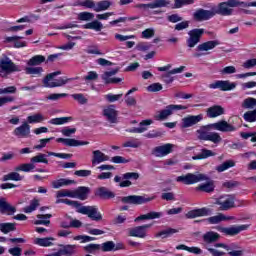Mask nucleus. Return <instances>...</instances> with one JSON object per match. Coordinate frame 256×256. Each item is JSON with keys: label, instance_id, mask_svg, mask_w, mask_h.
I'll return each instance as SVG.
<instances>
[{"label": "nucleus", "instance_id": "19", "mask_svg": "<svg viewBox=\"0 0 256 256\" xmlns=\"http://www.w3.org/2000/svg\"><path fill=\"white\" fill-rule=\"evenodd\" d=\"M220 237L221 236L217 232H213V231L206 232L202 236V239H203L202 245H203L204 249H206V247H209V245H211V243H215V242L219 241Z\"/></svg>", "mask_w": 256, "mask_h": 256}, {"label": "nucleus", "instance_id": "53", "mask_svg": "<svg viewBox=\"0 0 256 256\" xmlns=\"http://www.w3.org/2000/svg\"><path fill=\"white\" fill-rule=\"evenodd\" d=\"M57 199H61V197H70L71 199H74V193L73 190L69 189H63L56 192Z\"/></svg>", "mask_w": 256, "mask_h": 256}, {"label": "nucleus", "instance_id": "26", "mask_svg": "<svg viewBox=\"0 0 256 256\" xmlns=\"http://www.w3.org/2000/svg\"><path fill=\"white\" fill-rule=\"evenodd\" d=\"M149 125H153V120H151V119L143 120L142 122H140L139 127L129 128L126 131H127V133H145V131H147V127H149Z\"/></svg>", "mask_w": 256, "mask_h": 256}, {"label": "nucleus", "instance_id": "63", "mask_svg": "<svg viewBox=\"0 0 256 256\" xmlns=\"http://www.w3.org/2000/svg\"><path fill=\"white\" fill-rule=\"evenodd\" d=\"M152 37H155L154 28H147L146 30L142 31V39H151Z\"/></svg>", "mask_w": 256, "mask_h": 256}, {"label": "nucleus", "instance_id": "62", "mask_svg": "<svg viewBox=\"0 0 256 256\" xmlns=\"http://www.w3.org/2000/svg\"><path fill=\"white\" fill-rule=\"evenodd\" d=\"M83 249H84V251H86V253H95V251H99V249H101V245L88 244V245L84 246Z\"/></svg>", "mask_w": 256, "mask_h": 256}, {"label": "nucleus", "instance_id": "39", "mask_svg": "<svg viewBox=\"0 0 256 256\" xmlns=\"http://www.w3.org/2000/svg\"><path fill=\"white\" fill-rule=\"evenodd\" d=\"M35 169V164L33 162L30 163H22L14 168V171H22L23 173H30Z\"/></svg>", "mask_w": 256, "mask_h": 256}, {"label": "nucleus", "instance_id": "46", "mask_svg": "<svg viewBox=\"0 0 256 256\" xmlns=\"http://www.w3.org/2000/svg\"><path fill=\"white\" fill-rule=\"evenodd\" d=\"M243 109H255L256 107V98L248 97L242 102Z\"/></svg>", "mask_w": 256, "mask_h": 256}, {"label": "nucleus", "instance_id": "47", "mask_svg": "<svg viewBox=\"0 0 256 256\" xmlns=\"http://www.w3.org/2000/svg\"><path fill=\"white\" fill-rule=\"evenodd\" d=\"M31 163L35 165V163H45L47 165L49 163V160L47 159V156L43 153H39L38 155L32 157L30 159Z\"/></svg>", "mask_w": 256, "mask_h": 256}, {"label": "nucleus", "instance_id": "10", "mask_svg": "<svg viewBox=\"0 0 256 256\" xmlns=\"http://www.w3.org/2000/svg\"><path fill=\"white\" fill-rule=\"evenodd\" d=\"M78 213L87 215L93 221H101L103 219V216H101V213H99V210L95 206H80Z\"/></svg>", "mask_w": 256, "mask_h": 256}, {"label": "nucleus", "instance_id": "24", "mask_svg": "<svg viewBox=\"0 0 256 256\" xmlns=\"http://www.w3.org/2000/svg\"><path fill=\"white\" fill-rule=\"evenodd\" d=\"M211 215V210L207 208L194 209L186 214L187 219H196V217H207Z\"/></svg>", "mask_w": 256, "mask_h": 256}, {"label": "nucleus", "instance_id": "50", "mask_svg": "<svg viewBox=\"0 0 256 256\" xmlns=\"http://www.w3.org/2000/svg\"><path fill=\"white\" fill-rule=\"evenodd\" d=\"M15 224L14 223H1L0 224V231L7 235V233H11V231H15Z\"/></svg>", "mask_w": 256, "mask_h": 256}, {"label": "nucleus", "instance_id": "17", "mask_svg": "<svg viewBox=\"0 0 256 256\" xmlns=\"http://www.w3.org/2000/svg\"><path fill=\"white\" fill-rule=\"evenodd\" d=\"M30 134L31 126L27 122H24L22 125L15 128L13 131V135H15V137H18V139H25L29 137Z\"/></svg>", "mask_w": 256, "mask_h": 256}, {"label": "nucleus", "instance_id": "27", "mask_svg": "<svg viewBox=\"0 0 256 256\" xmlns=\"http://www.w3.org/2000/svg\"><path fill=\"white\" fill-rule=\"evenodd\" d=\"M217 45H220L218 40L207 41L202 44H199L196 47V51H200L201 53H203V51H211L212 49H215Z\"/></svg>", "mask_w": 256, "mask_h": 256}, {"label": "nucleus", "instance_id": "18", "mask_svg": "<svg viewBox=\"0 0 256 256\" xmlns=\"http://www.w3.org/2000/svg\"><path fill=\"white\" fill-rule=\"evenodd\" d=\"M173 151V144H164L162 146L155 147L152 154L155 157H167Z\"/></svg>", "mask_w": 256, "mask_h": 256}, {"label": "nucleus", "instance_id": "1", "mask_svg": "<svg viewBox=\"0 0 256 256\" xmlns=\"http://www.w3.org/2000/svg\"><path fill=\"white\" fill-rule=\"evenodd\" d=\"M215 129L216 131H221L222 133H233L236 131L235 126L229 124L227 121L222 120L210 125L201 126L198 130H196L197 139L200 141H211L215 145H219L223 138L217 132H211L210 129Z\"/></svg>", "mask_w": 256, "mask_h": 256}, {"label": "nucleus", "instance_id": "25", "mask_svg": "<svg viewBox=\"0 0 256 256\" xmlns=\"http://www.w3.org/2000/svg\"><path fill=\"white\" fill-rule=\"evenodd\" d=\"M90 189L89 187L80 186L73 190L74 199H79L80 201H85L89 197Z\"/></svg>", "mask_w": 256, "mask_h": 256}, {"label": "nucleus", "instance_id": "35", "mask_svg": "<svg viewBox=\"0 0 256 256\" xmlns=\"http://www.w3.org/2000/svg\"><path fill=\"white\" fill-rule=\"evenodd\" d=\"M215 152H213V150H209V149H202L201 152L196 155V156H193L192 159L194 161H197V160H201V159H208V157H215Z\"/></svg>", "mask_w": 256, "mask_h": 256}, {"label": "nucleus", "instance_id": "11", "mask_svg": "<svg viewBox=\"0 0 256 256\" xmlns=\"http://www.w3.org/2000/svg\"><path fill=\"white\" fill-rule=\"evenodd\" d=\"M237 87V83L229 80H216L209 84V89H219L220 91H233Z\"/></svg>", "mask_w": 256, "mask_h": 256}, {"label": "nucleus", "instance_id": "44", "mask_svg": "<svg viewBox=\"0 0 256 256\" xmlns=\"http://www.w3.org/2000/svg\"><path fill=\"white\" fill-rule=\"evenodd\" d=\"M109 7H111V2H109L107 0L99 1L96 4L95 12L96 13H101V11H107V9H109Z\"/></svg>", "mask_w": 256, "mask_h": 256}, {"label": "nucleus", "instance_id": "37", "mask_svg": "<svg viewBox=\"0 0 256 256\" xmlns=\"http://www.w3.org/2000/svg\"><path fill=\"white\" fill-rule=\"evenodd\" d=\"M83 29H92L93 31L99 32L103 30V23L99 20H94L82 26Z\"/></svg>", "mask_w": 256, "mask_h": 256}, {"label": "nucleus", "instance_id": "20", "mask_svg": "<svg viewBox=\"0 0 256 256\" xmlns=\"http://www.w3.org/2000/svg\"><path fill=\"white\" fill-rule=\"evenodd\" d=\"M119 70L117 69H112L109 71L104 72L101 75V79L104 80V83L109 84V83H121L123 79L121 78H112L113 76L117 75Z\"/></svg>", "mask_w": 256, "mask_h": 256}, {"label": "nucleus", "instance_id": "6", "mask_svg": "<svg viewBox=\"0 0 256 256\" xmlns=\"http://www.w3.org/2000/svg\"><path fill=\"white\" fill-rule=\"evenodd\" d=\"M235 200V195L224 194L216 199L215 205L218 206L220 211H231V209H235V207H237V205H235Z\"/></svg>", "mask_w": 256, "mask_h": 256}, {"label": "nucleus", "instance_id": "55", "mask_svg": "<svg viewBox=\"0 0 256 256\" xmlns=\"http://www.w3.org/2000/svg\"><path fill=\"white\" fill-rule=\"evenodd\" d=\"M224 219H225V214L220 213L216 216H212V217L208 218L207 221L211 225H217V224L221 223Z\"/></svg>", "mask_w": 256, "mask_h": 256}, {"label": "nucleus", "instance_id": "16", "mask_svg": "<svg viewBox=\"0 0 256 256\" xmlns=\"http://www.w3.org/2000/svg\"><path fill=\"white\" fill-rule=\"evenodd\" d=\"M203 121V115H188L182 118V128L188 129V127H193V125H197V123H201Z\"/></svg>", "mask_w": 256, "mask_h": 256}, {"label": "nucleus", "instance_id": "14", "mask_svg": "<svg viewBox=\"0 0 256 256\" xmlns=\"http://www.w3.org/2000/svg\"><path fill=\"white\" fill-rule=\"evenodd\" d=\"M60 247H62L61 249H59L56 252H51L50 254H48L47 256H71V255H75V253H77V245H60Z\"/></svg>", "mask_w": 256, "mask_h": 256}, {"label": "nucleus", "instance_id": "7", "mask_svg": "<svg viewBox=\"0 0 256 256\" xmlns=\"http://www.w3.org/2000/svg\"><path fill=\"white\" fill-rule=\"evenodd\" d=\"M186 109H189V106L170 104L166 106L164 110L158 111L154 119H156V121H165V119L173 115V111H185Z\"/></svg>", "mask_w": 256, "mask_h": 256}, {"label": "nucleus", "instance_id": "23", "mask_svg": "<svg viewBox=\"0 0 256 256\" xmlns=\"http://www.w3.org/2000/svg\"><path fill=\"white\" fill-rule=\"evenodd\" d=\"M105 161H109V156L105 155L101 150H94L92 152V165L94 167L95 165L105 163Z\"/></svg>", "mask_w": 256, "mask_h": 256}, {"label": "nucleus", "instance_id": "21", "mask_svg": "<svg viewBox=\"0 0 256 256\" xmlns=\"http://www.w3.org/2000/svg\"><path fill=\"white\" fill-rule=\"evenodd\" d=\"M57 143H63L66 147H81L83 145H89L87 141H79L73 138H57Z\"/></svg>", "mask_w": 256, "mask_h": 256}, {"label": "nucleus", "instance_id": "51", "mask_svg": "<svg viewBox=\"0 0 256 256\" xmlns=\"http://www.w3.org/2000/svg\"><path fill=\"white\" fill-rule=\"evenodd\" d=\"M243 119L247 121V123H255L256 121V108L254 110L245 112L243 115Z\"/></svg>", "mask_w": 256, "mask_h": 256}, {"label": "nucleus", "instance_id": "5", "mask_svg": "<svg viewBox=\"0 0 256 256\" xmlns=\"http://www.w3.org/2000/svg\"><path fill=\"white\" fill-rule=\"evenodd\" d=\"M57 75H61L60 71H56L53 73H50L46 75V77L43 79V85L44 87H47L48 89H53L55 87H63V85H67L69 81H73V79L60 77L58 79H55ZM51 79H54V82H49Z\"/></svg>", "mask_w": 256, "mask_h": 256}, {"label": "nucleus", "instance_id": "13", "mask_svg": "<svg viewBox=\"0 0 256 256\" xmlns=\"http://www.w3.org/2000/svg\"><path fill=\"white\" fill-rule=\"evenodd\" d=\"M102 115L108 123H117V115H119V112L115 109V105L111 104L103 108Z\"/></svg>", "mask_w": 256, "mask_h": 256}, {"label": "nucleus", "instance_id": "41", "mask_svg": "<svg viewBox=\"0 0 256 256\" xmlns=\"http://www.w3.org/2000/svg\"><path fill=\"white\" fill-rule=\"evenodd\" d=\"M78 7H85V9H94L95 11V1L93 0H78L75 4Z\"/></svg>", "mask_w": 256, "mask_h": 256}, {"label": "nucleus", "instance_id": "40", "mask_svg": "<svg viewBox=\"0 0 256 256\" xmlns=\"http://www.w3.org/2000/svg\"><path fill=\"white\" fill-rule=\"evenodd\" d=\"M37 219L35 222H34V225H49L51 223L50 220H45V219H51V214H38L37 215Z\"/></svg>", "mask_w": 256, "mask_h": 256}, {"label": "nucleus", "instance_id": "9", "mask_svg": "<svg viewBox=\"0 0 256 256\" xmlns=\"http://www.w3.org/2000/svg\"><path fill=\"white\" fill-rule=\"evenodd\" d=\"M205 33V30L203 28L200 29H193L188 32V39L186 40V45L190 49H193L199 42L201 41V37H203V34Z\"/></svg>", "mask_w": 256, "mask_h": 256}, {"label": "nucleus", "instance_id": "12", "mask_svg": "<svg viewBox=\"0 0 256 256\" xmlns=\"http://www.w3.org/2000/svg\"><path fill=\"white\" fill-rule=\"evenodd\" d=\"M249 229V224H242V225H232L230 227H222L219 229L221 233L224 235H229L230 237H235V235H239V233L243 231H247Z\"/></svg>", "mask_w": 256, "mask_h": 256}, {"label": "nucleus", "instance_id": "54", "mask_svg": "<svg viewBox=\"0 0 256 256\" xmlns=\"http://www.w3.org/2000/svg\"><path fill=\"white\" fill-rule=\"evenodd\" d=\"M122 147H130L132 149H137L139 147H141V141H139V139L135 138V139H131L126 141Z\"/></svg>", "mask_w": 256, "mask_h": 256}, {"label": "nucleus", "instance_id": "61", "mask_svg": "<svg viewBox=\"0 0 256 256\" xmlns=\"http://www.w3.org/2000/svg\"><path fill=\"white\" fill-rule=\"evenodd\" d=\"M136 9H139V11H141L142 13H147V11H149L150 9H153V3H148V4H143V3H139L136 4Z\"/></svg>", "mask_w": 256, "mask_h": 256}, {"label": "nucleus", "instance_id": "33", "mask_svg": "<svg viewBox=\"0 0 256 256\" xmlns=\"http://www.w3.org/2000/svg\"><path fill=\"white\" fill-rule=\"evenodd\" d=\"M75 180H69L65 178L58 179L52 182L53 189H61V187H67V185H73Z\"/></svg>", "mask_w": 256, "mask_h": 256}, {"label": "nucleus", "instance_id": "2", "mask_svg": "<svg viewBox=\"0 0 256 256\" xmlns=\"http://www.w3.org/2000/svg\"><path fill=\"white\" fill-rule=\"evenodd\" d=\"M178 183H184L185 185H195V183H201V181H206V183L200 184L197 189L198 191H204V193H213L215 191V182L209 179V176L201 173H188L186 175L178 176L176 178Z\"/></svg>", "mask_w": 256, "mask_h": 256}, {"label": "nucleus", "instance_id": "45", "mask_svg": "<svg viewBox=\"0 0 256 256\" xmlns=\"http://www.w3.org/2000/svg\"><path fill=\"white\" fill-rule=\"evenodd\" d=\"M235 165V162L233 160H227L216 167V171L218 173H223V171H227V169H231Z\"/></svg>", "mask_w": 256, "mask_h": 256}, {"label": "nucleus", "instance_id": "22", "mask_svg": "<svg viewBox=\"0 0 256 256\" xmlns=\"http://www.w3.org/2000/svg\"><path fill=\"white\" fill-rule=\"evenodd\" d=\"M184 71H185V66H180L178 68H174V69L168 71L167 73L162 74V79H163L164 83L169 85L170 83H172L174 81V78L171 75H177L179 73H183Z\"/></svg>", "mask_w": 256, "mask_h": 256}, {"label": "nucleus", "instance_id": "15", "mask_svg": "<svg viewBox=\"0 0 256 256\" xmlns=\"http://www.w3.org/2000/svg\"><path fill=\"white\" fill-rule=\"evenodd\" d=\"M193 17L196 21H209V19L215 17V10L214 8L212 10L198 9Z\"/></svg>", "mask_w": 256, "mask_h": 256}, {"label": "nucleus", "instance_id": "57", "mask_svg": "<svg viewBox=\"0 0 256 256\" xmlns=\"http://www.w3.org/2000/svg\"><path fill=\"white\" fill-rule=\"evenodd\" d=\"M79 21H91L95 19V14L91 12H80L78 14Z\"/></svg>", "mask_w": 256, "mask_h": 256}, {"label": "nucleus", "instance_id": "28", "mask_svg": "<svg viewBox=\"0 0 256 256\" xmlns=\"http://www.w3.org/2000/svg\"><path fill=\"white\" fill-rule=\"evenodd\" d=\"M129 237H138L139 239H145L147 237V230H144L141 226L128 229Z\"/></svg>", "mask_w": 256, "mask_h": 256}, {"label": "nucleus", "instance_id": "32", "mask_svg": "<svg viewBox=\"0 0 256 256\" xmlns=\"http://www.w3.org/2000/svg\"><path fill=\"white\" fill-rule=\"evenodd\" d=\"M26 75H32V77H41L43 74V67L27 66L24 69Z\"/></svg>", "mask_w": 256, "mask_h": 256}, {"label": "nucleus", "instance_id": "34", "mask_svg": "<svg viewBox=\"0 0 256 256\" xmlns=\"http://www.w3.org/2000/svg\"><path fill=\"white\" fill-rule=\"evenodd\" d=\"M96 195L102 199H113V197H115V193L111 192L106 187L98 188Z\"/></svg>", "mask_w": 256, "mask_h": 256}, {"label": "nucleus", "instance_id": "64", "mask_svg": "<svg viewBox=\"0 0 256 256\" xmlns=\"http://www.w3.org/2000/svg\"><path fill=\"white\" fill-rule=\"evenodd\" d=\"M101 249L104 252L113 251V249H115V242L113 241L104 242L101 246Z\"/></svg>", "mask_w": 256, "mask_h": 256}, {"label": "nucleus", "instance_id": "58", "mask_svg": "<svg viewBox=\"0 0 256 256\" xmlns=\"http://www.w3.org/2000/svg\"><path fill=\"white\" fill-rule=\"evenodd\" d=\"M74 241H80V243H89L91 241H95V237L87 236V235H78L73 237Z\"/></svg>", "mask_w": 256, "mask_h": 256}, {"label": "nucleus", "instance_id": "31", "mask_svg": "<svg viewBox=\"0 0 256 256\" xmlns=\"http://www.w3.org/2000/svg\"><path fill=\"white\" fill-rule=\"evenodd\" d=\"M25 176L19 174V171L10 172L2 177V181H23Z\"/></svg>", "mask_w": 256, "mask_h": 256}, {"label": "nucleus", "instance_id": "30", "mask_svg": "<svg viewBox=\"0 0 256 256\" xmlns=\"http://www.w3.org/2000/svg\"><path fill=\"white\" fill-rule=\"evenodd\" d=\"M225 113V110L221 106H212L208 108L207 115L210 117V119H214L215 117H219L220 115H223Z\"/></svg>", "mask_w": 256, "mask_h": 256}, {"label": "nucleus", "instance_id": "56", "mask_svg": "<svg viewBox=\"0 0 256 256\" xmlns=\"http://www.w3.org/2000/svg\"><path fill=\"white\" fill-rule=\"evenodd\" d=\"M72 99L74 101H77L80 105H87L88 99L85 97L84 94L78 93V94H71Z\"/></svg>", "mask_w": 256, "mask_h": 256}, {"label": "nucleus", "instance_id": "4", "mask_svg": "<svg viewBox=\"0 0 256 256\" xmlns=\"http://www.w3.org/2000/svg\"><path fill=\"white\" fill-rule=\"evenodd\" d=\"M21 67L16 65L11 58L4 56L0 58V77L7 78L11 73H18Z\"/></svg>", "mask_w": 256, "mask_h": 256}, {"label": "nucleus", "instance_id": "36", "mask_svg": "<svg viewBox=\"0 0 256 256\" xmlns=\"http://www.w3.org/2000/svg\"><path fill=\"white\" fill-rule=\"evenodd\" d=\"M52 241H55V238H35L34 245H39V247H51V245H53Z\"/></svg>", "mask_w": 256, "mask_h": 256}, {"label": "nucleus", "instance_id": "59", "mask_svg": "<svg viewBox=\"0 0 256 256\" xmlns=\"http://www.w3.org/2000/svg\"><path fill=\"white\" fill-rule=\"evenodd\" d=\"M121 97H123V94H106L104 96V99H106V101H108V103H115V101H119V99H121Z\"/></svg>", "mask_w": 256, "mask_h": 256}, {"label": "nucleus", "instance_id": "43", "mask_svg": "<svg viewBox=\"0 0 256 256\" xmlns=\"http://www.w3.org/2000/svg\"><path fill=\"white\" fill-rule=\"evenodd\" d=\"M45 121V116L41 113H36L34 115L27 117V123L33 124V123H43Z\"/></svg>", "mask_w": 256, "mask_h": 256}, {"label": "nucleus", "instance_id": "42", "mask_svg": "<svg viewBox=\"0 0 256 256\" xmlns=\"http://www.w3.org/2000/svg\"><path fill=\"white\" fill-rule=\"evenodd\" d=\"M175 233H179V230L168 228L166 230H162L158 232L155 237H162V239H167V237H171V235H175Z\"/></svg>", "mask_w": 256, "mask_h": 256}, {"label": "nucleus", "instance_id": "49", "mask_svg": "<svg viewBox=\"0 0 256 256\" xmlns=\"http://www.w3.org/2000/svg\"><path fill=\"white\" fill-rule=\"evenodd\" d=\"M37 207H39V200L33 199L30 201V205L23 208L24 213H33V211L37 210Z\"/></svg>", "mask_w": 256, "mask_h": 256}, {"label": "nucleus", "instance_id": "52", "mask_svg": "<svg viewBox=\"0 0 256 256\" xmlns=\"http://www.w3.org/2000/svg\"><path fill=\"white\" fill-rule=\"evenodd\" d=\"M171 0H155L152 2V9H159L161 7H169Z\"/></svg>", "mask_w": 256, "mask_h": 256}, {"label": "nucleus", "instance_id": "3", "mask_svg": "<svg viewBox=\"0 0 256 256\" xmlns=\"http://www.w3.org/2000/svg\"><path fill=\"white\" fill-rule=\"evenodd\" d=\"M235 7H244L243 1L239 0H227L221 2L214 9V15H221L222 17H231Z\"/></svg>", "mask_w": 256, "mask_h": 256}, {"label": "nucleus", "instance_id": "38", "mask_svg": "<svg viewBox=\"0 0 256 256\" xmlns=\"http://www.w3.org/2000/svg\"><path fill=\"white\" fill-rule=\"evenodd\" d=\"M41 63H45V56L43 55H36L27 61L29 67H37Z\"/></svg>", "mask_w": 256, "mask_h": 256}, {"label": "nucleus", "instance_id": "8", "mask_svg": "<svg viewBox=\"0 0 256 256\" xmlns=\"http://www.w3.org/2000/svg\"><path fill=\"white\" fill-rule=\"evenodd\" d=\"M151 201H155V195H131L122 198V203H129L131 205H144V203H151Z\"/></svg>", "mask_w": 256, "mask_h": 256}, {"label": "nucleus", "instance_id": "29", "mask_svg": "<svg viewBox=\"0 0 256 256\" xmlns=\"http://www.w3.org/2000/svg\"><path fill=\"white\" fill-rule=\"evenodd\" d=\"M0 211L1 213H7V215H13L17 209L9 204L5 198H0Z\"/></svg>", "mask_w": 256, "mask_h": 256}, {"label": "nucleus", "instance_id": "48", "mask_svg": "<svg viewBox=\"0 0 256 256\" xmlns=\"http://www.w3.org/2000/svg\"><path fill=\"white\" fill-rule=\"evenodd\" d=\"M71 119V117L52 118L48 123H50V125H65V123H69Z\"/></svg>", "mask_w": 256, "mask_h": 256}, {"label": "nucleus", "instance_id": "60", "mask_svg": "<svg viewBox=\"0 0 256 256\" xmlns=\"http://www.w3.org/2000/svg\"><path fill=\"white\" fill-rule=\"evenodd\" d=\"M140 175L137 172H128L122 175V179L128 180V181H137L139 179Z\"/></svg>", "mask_w": 256, "mask_h": 256}]
</instances>
